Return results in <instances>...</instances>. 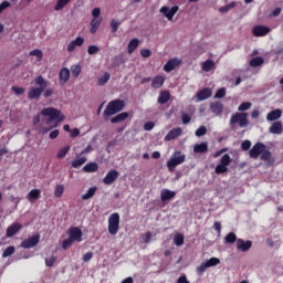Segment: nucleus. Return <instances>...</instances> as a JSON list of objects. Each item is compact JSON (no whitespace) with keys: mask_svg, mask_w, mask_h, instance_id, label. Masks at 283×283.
<instances>
[{"mask_svg":"<svg viewBox=\"0 0 283 283\" xmlns=\"http://www.w3.org/2000/svg\"><path fill=\"white\" fill-rule=\"evenodd\" d=\"M34 85H39V87H31L28 92L29 101H39L41 98V94L45 92V87H48V81L43 75H39L34 78Z\"/></svg>","mask_w":283,"mask_h":283,"instance_id":"nucleus-1","label":"nucleus"},{"mask_svg":"<svg viewBox=\"0 0 283 283\" xmlns=\"http://www.w3.org/2000/svg\"><path fill=\"white\" fill-rule=\"evenodd\" d=\"M124 109H125V101L113 99L107 104V106L103 113V116H104L105 120H107V118H109L111 116H115V114H118L119 112H123Z\"/></svg>","mask_w":283,"mask_h":283,"instance_id":"nucleus-2","label":"nucleus"},{"mask_svg":"<svg viewBox=\"0 0 283 283\" xmlns=\"http://www.w3.org/2000/svg\"><path fill=\"white\" fill-rule=\"evenodd\" d=\"M41 114L43 116H48L46 125H50L53 120H57L59 123H62V120H65V115H61V111L54 108V107H46L41 111Z\"/></svg>","mask_w":283,"mask_h":283,"instance_id":"nucleus-3","label":"nucleus"},{"mask_svg":"<svg viewBox=\"0 0 283 283\" xmlns=\"http://www.w3.org/2000/svg\"><path fill=\"white\" fill-rule=\"evenodd\" d=\"M187 160V156L181 151H175L171 158L167 161L168 171H175L178 165H182Z\"/></svg>","mask_w":283,"mask_h":283,"instance_id":"nucleus-4","label":"nucleus"},{"mask_svg":"<svg viewBox=\"0 0 283 283\" xmlns=\"http://www.w3.org/2000/svg\"><path fill=\"white\" fill-rule=\"evenodd\" d=\"M120 229V214L114 212L108 218V233L111 235H116Z\"/></svg>","mask_w":283,"mask_h":283,"instance_id":"nucleus-5","label":"nucleus"},{"mask_svg":"<svg viewBox=\"0 0 283 283\" xmlns=\"http://www.w3.org/2000/svg\"><path fill=\"white\" fill-rule=\"evenodd\" d=\"M249 114L247 113H235L230 118V125H235L239 123V127H249Z\"/></svg>","mask_w":283,"mask_h":283,"instance_id":"nucleus-6","label":"nucleus"},{"mask_svg":"<svg viewBox=\"0 0 283 283\" xmlns=\"http://www.w3.org/2000/svg\"><path fill=\"white\" fill-rule=\"evenodd\" d=\"M231 156L229 154H224L221 157L220 163L216 166L214 172L218 175L227 174V171H229L228 166L231 165Z\"/></svg>","mask_w":283,"mask_h":283,"instance_id":"nucleus-7","label":"nucleus"},{"mask_svg":"<svg viewBox=\"0 0 283 283\" xmlns=\"http://www.w3.org/2000/svg\"><path fill=\"white\" fill-rule=\"evenodd\" d=\"M180 10V7L174 6L172 8H169L167 6H164L160 8L159 12L168 20L174 21V17H176V13Z\"/></svg>","mask_w":283,"mask_h":283,"instance_id":"nucleus-8","label":"nucleus"},{"mask_svg":"<svg viewBox=\"0 0 283 283\" xmlns=\"http://www.w3.org/2000/svg\"><path fill=\"white\" fill-rule=\"evenodd\" d=\"M40 240H41V235L34 234L32 237H29L27 240H23L20 247L22 249H34V247L39 244Z\"/></svg>","mask_w":283,"mask_h":283,"instance_id":"nucleus-9","label":"nucleus"},{"mask_svg":"<svg viewBox=\"0 0 283 283\" xmlns=\"http://www.w3.org/2000/svg\"><path fill=\"white\" fill-rule=\"evenodd\" d=\"M264 149H266V145H264L263 143H256L249 151L250 158L258 160V158L262 156Z\"/></svg>","mask_w":283,"mask_h":283,"instance_id":"nucleus-10","label":"nucleus"},{"mask_svg":"<svg viewBox=\"0 0 283 283\" xmlns=\"http://www.w3.org/2000/svg\"><path fill=\"white\" fill-rule=\"evenodd\" d=\"M69 239H71L73 242H83V231L80 230V228L72 227L67 230Z\"/></svg>","mask_w":283,"mask_h":283,"instance_id":"nucleus-11","label":"nucleus"},{"mask_svg":"<svg viewBox=\"0 0 283 283\" xmlns=\"http://www.w3.org/2000/svg\"><path fill=\"white\" fill-rule=\"evenodd\" d=\"M21 229H23V224H21L19 222L12 223L6 230V238H13V235H17V233H19V231H21Z\"/></svg>","mask_w":283,"mask_h":283,"instance_id":"nucleus-12","label":"nucleus"},{"mask_svg":"<svg viewBox=\"0 0 283 283\" xmlns=\"http://www.w3.org/2000/svg\"><path fill=\"white\" fill-rule=\"evenodd\" d=\"M271 32V28L264 25H255L252 29V34L254 36H266Z\"/></svg>","mask_w":283,"mask_h":283,"instance_id":"nucleus-13","label":"nucleus"},{"mask_svg":"<svg viewBox=\"0 0 283 283\" xmlns=\"http://www.w3.org/2000/svg\"><path fill=\"white\" fill-rule=\"evenodd\" d=\"M118 176H120V174L117 170L108 171L103 179L104 185H114V181L118 180Z\"/></svg>","mask_w":283,"mask_h":283,"instance_id":"nucleus-14","label":"nucleus"},{"mask_svg":"<svg viewBox=\"0 0 283 283\" xmlns=\"http://www.w3.org/2000/svg\"><path fill=\"white\" fill-rule=\"evenodd\" d=\"M182 135V128L177 127V128H172L170 132H168V134L165 136V142L169 143L171 140H176V138H178L179 136Z\"/></svg>","mask_w":283,"mask_h":283,"instance_id":"nucleus-15","label":"nucleus"},{"mask_svg":"<svg viewBox=\"0 0 283 283\" xmlns=\"http://www.w3.org/2000/svg\"><path fill=\"white\" fill-rule=\"evenodd\" d=\"M83 43H85V39H83L82 36H77L75 40L69 43L66 51L74 52L76 48L83 46Z\"/></svg>","mask_w":283,"mask_h":283,"instance_id":"nucleus-16","label":"nucleus"},{"mask_svg":"<svg viewBox=\"0 0 283 283\" xmlns=\"http://www.w3.org/2000/svg\"><path fill=\"white\" fill-rule=\"evenodd\" d=\"M251 247H253V242L251 241H244L243 239H238L237 241V249L243 253H247Z\"/></svg>","mask_w":283,"mask_h":283,"instance_id":"nucleus-17","label":"nucleus"},{"mask_svg":"<svg viewBox=\"0 0 283 283\" xmlns=\"http://www.w3.org/2000/svg\"><path fill=\"white\" fill-rule=\"evenodd\" d=\"M180 63H182L180 60L174 57L171 60H169L165 65H164V70L166 72H174V70H176V67H178V65H180Z\"/></svg>","mask_w":283,"mask_h":283,"instance_id":"nucleus-18","label":"nucleus"},{"mask_svg":"<svg viewBox=\"0 0 283 283\" xmlns=\"http://www.w3.org/2000/svg\"><path fill=\"white\" fill-rule=\"evenodd\" d=\"M59 81H60V85H65V83L70 81V69L63 67L60 70Z\"/></svg>","mask_w":283,"mask_h":283,"instance_id":"nucleus-19","label":"nucleus"},{"mask_svg":"<svg viewBox=\"0 0 283 283\" xmlns=\"http://www.w3.org/2000/svg\"><path fill=\"white\" fill-rule=\"evenodd\" d=\"M165 85V77L163 75H156L151 80V87L154 90H160Z\"/></svg>","mask_w":283,"mask_h":283,"instance_id":"nucleus-20","label":"nucleus"},{"mask_svg":"<svg viewBox=\"0 0 283 283\" xmlns=\"http://www.w3.org/2000/svg\"><path fill=\"white\" fill-rule=\"evenodd\" d=\"M176 198V191H171L169 189H163L160 192L161 202H167V200H171Z\"/></svg>","mask_w":283,"mask_h":283,"instance_id":"nucleus-21","label":"nucleus"},{"mask_svg":"<svg viewBox=\"0 0 283 283\" xmlns=\"http://www.w3.org/2000/svg\"><path fill=\"white\" fill-rule=\"evenodd\" d=\"M210 109H211L212 114L220 116L224 109V105H222L221 102H212L210 104Z\"/></svg>","mask_w":283,"mask_h":283,"instance_id":"nucleus-22","label":"nucleus"},{"mask_svg":"<svg viewBox=\"0 0 283 283\" xmlns=\"http://www.w3.org/2000/svg\"><path fill=\"white\" fill-rule=\"evenodd\" d=\"M207 151H209V144L207 142L193 146L195 154H207Z\"/></svg>","mask_w":283,"mask_h":283,"instance_id":"nucleus-23","label":"nucleus"},{"mask_svg":"<svg viewBox=\"0 0 283 283\" xmlns=\"http://www.w3.org/2000/svg\"><path fill=\"white\" fill-rule=\"evenodd\" d=\"M212 94L213 92L211 91V88H202L197 93V98L198 101H207V98H211Z\"/></svg>","mask_w":283,"mask_h":283,"instance_id":"nucleus-24","label":"nucleus"},{"mask_svg":"<svg viewBox=\"0 0 283 283\" xmlns=\"http://www.w3.org/2000/svg\"><path fill=\"white\" fill-rule=\"evenodd\" d=\"M171 98V93L169 91H161L158 96V103L159 105H165L166 103H169V99Z\"/></svg>","mask_w":283,"mask_h":283,"instance_id":"nucleus-25","label":"nucleus"},{"mask_svg":"<svg viewBox=\"0 0 283 283\" xmlns=\"http://www.w3.org/2000/svg\"><path fill=\"white\" fill-rule=\"evenodd\" d=\"M279 118H282V109L276 108L266 115V120L273 122L279 120Z\"/></svg>","mask_w":283,"mask_h":283,"instance_id":"nucleus-26","label":"nucleus"},{"mask_svg":"<svg viewBox=\"0 0 283 283\" xmlns=\"http://www.w3.org/2000/svg\"><path fill=\"white\" fill-rule=\"evenodd\" d=\"M127 118H129V113L124 112V113H120V114L116 115L115 117L111 118V123L113 125H116V123H123V122L127 120Z\"/></svg>","mask_w":283,"mask_h":283,"instance_id":"nucleus-27","label":"nucleus"},{"mask_svg":"<svg viewBox=\"0 0 283 283\" xmlns=\"http://www.w3.org/2000/svg\"><path fill=\"white\" fill-rule=\"evenodd\" d=\"M83 171L85 174H96V171H98V164L88 163L83 167Z\"/></svg>","mask_w":283,"mask_h":283,"instance_id":"nucleus-28","label":"nucleus"},{"mask_svg":"<svg viewBox=\"0 0 283 283\" xmlns=\"http://www.w3.org/2000/svg\"><path fill=\"white\" fill-rule=\"evenodd\" d=\"M201 70L203 72H211V70H216V62L213 60H207L202 63Z\"/></svg>","mask_w":283,"mask_h":283,"instance_id":"nucleus-29","label":"nucleus"},{"mask_svg":"<svg viewBox=\"0 0 283 283\" xmlns=\"http://www.w3.org/2000/svg\"><path fill=\"white\" fill-rule=\"evenodd\" d=\"M111 78H112V74H109V72H105L102 76L98 77L97 85L103 87V85H107Z\"/></svg>","mask_w":283,"mask_h":283,"instance_id":"nucleus-30","label":"nucleus"},{"mask_svg":"<svg viewBox=\"0 0 283 283\" xmlns=\"http://www.w3.org/2000/svg\"><path fill=\"white\" fill-rule=\"evenodd\" d=\"M86 163H87V157H81V158L74 159L71 163V166L73 167V169H78L83 167Z\"/></svg>","mask_w":283,"mask_h":283,"instance_id":"nucleus-31","label":"nucleus"},{"mask_svg":"<svg viewBox=\"0 0 283 283\" xmlns=\"http://www.w3.org/2000/svg\"><path fill=\"white\" fill-rule=\"evenodd\" d=\"M96 191H98L96 186L91 187L86 193L82 195V200H90L93 196H96Z\"/></svg>","mask_w":283,"mask_h":283,"instance_id":"nucleus-32","label":"nucleus"},{"mask_svg":"<svg viewBox=\"0 0 283 283\" xmlns=\"http://www.w3.org/2000/svg\"><path fill=\"white\" fill-rule=\"evenodd\" d=\"M101 28V20L98 18H93L91 21V34H96V31Z\"/></svg>","mask_w":283,"mask_h":283,"instance_id":"nucleus-33","label":"nucleus"},{"mask_svg":"<svg viewBox=\"0 0 283 283\" xmlns=\"http://www.w3.org/2000/svg\"><path fill=\"white\" fill-rule=\"evenodd\" d=\"M39 198H41V190H40V189H32V190L28 193V200H29V202H32V200H39Z\"/></svg>","mask_w":283,"mask_h":283,"instance_id":"nucleus-34","label":"nucleus"},{"mask_svg":"<svg viewBox=\"0 0 283 283\" xmlns=\"http://www.w3.org/2000/svg\"><path fill=\"white\" fill-rule=\"evenodd\" d=\"M140 41L138 39H133L130 40V42L128 43V54H134V52L136 51V49L138 48Z\"/></svg>","mask_w":283,"mask_h":283,"instance_id":"nucleus-35","label":"nucleus"},{"mask_svg":"<svg viewBox=\"0 0 283 283\" xmlns=\"http://www.w3.org/2000/svg\"><path fill=\"white\" fill-rule=\"evenodd\" d=\"M282 122H275L270 127V134H282Z\"/></svg>","mask_w":283,"mask_h":283,"instance_id":"nucleus-36","label":"nucleus"},{"mask_svg":"<svg viewBox=\"0 0 283 283\" xmlns=\"http://www.w3.org/2000/svg\"><path fill=\"white\" fill-rule=\"evenodd\" d=\"M260 65H264V57L258 56L250 60V67H260Z\"/></svg>","mask_w":283,"mask_h":283,"instance_id":"nucleus-37","label":"nucleus"},{"mask_svg":"<svg viewBox=\"0 0 283 283\" xmlns=\"http://www.w3.org/2000/svg\"><path fill=\"white\" fill-rule=\"evenodd\" d=\"M235 6H238V3L235 1H232L228 6L220 7L219 12H221L222 14H226L227 12L233 10Z\"/></svg>","mask_w":283,"mask_h":283,"instance_id":"nucleus-38","label":"nucleus"},{"mask_svg":"<svg viewBox=\"0 0 283 283\" xmlns=\"http://www.w3.org/2000/svg\"><path fill=\"white\" fill-rule=\"evenodd\" d=\"M64 192H65V186H63V185L55 186V189H54L55 198H62Z\"/></svg>","mask_w":283,"mask_h":283,"instance_id":"nucleus-39","label":"nucleus"},{"mask_svg":"<svg viewBox=\"0 0 283 283\" xmlns=\"http://www.w3.org/2000/svg\"><path fill=\"white\" fill-rule=\"evenodd\" d=\"M81 72H82L81 65L75 64L71 66V74L72 76H74V78H78V76H81Z\"/></svg>","mask_w":283,"mask_h":283,"instance_id":"nucleus-40","label":"nucleus"},{"mask_svg":"<svg viewBox=\"0 0 283 283\" xmlns=\"http://www.w3.org/2000/svg\"><path fill=\"white\" fill-rule=\"evenodd\" d=\"M70 1L72 0H57L54 10L55 12H60V10H63V8H65V6H67V3H70Z\"/></svg>","mask_w":283,"mask_h":283,"instance_id":"nucleus-41","label":"nucleus"},{"mask_svg":"<svg viewBox=\"0 0 283 283\" xmlns=\"http://www.w3.org/2000/svg\"><path fill=\"white\" fill-rule=\"evenodd\" d=\"M174 242L177 247H182L185 244V234L182 233L176 234Z\"/></svg>","mask_w":283,"mask_h":283,"instance_id":"nucleus-42","label":"nucleus"},{"mask_svg":"<svg viewBox=\"0 0 283 283\" xmlns=\"http://www.w3.org/2000/svg\"><path fill=\"white\" fill-rule=\"evenodd\" d=\"M207 269H209V265H207V262L201 263L197 269H196V273L197 275H205V272L207 271Z\"/></svg>","mask_w":283,"mask_h":283,"instance_id":"nucleus-43","label":"nucleus"},{"mask_svg":"<svg viewBox=\"0 0 283 283\" xmlns=\"http://www.w3.org/2000/svg\"><path fill=\"white\" fill-rule=\"evenodd\" d=\"M17 251V248H14V245H10L8 247L3 253H2V258H10V255H14V252Z\"/></svg>","mask_w":283,"mask_h":283,"instance_id":"nucleus-44","label":"nucleus"},{"mask_svg":"<svg viewBox=\"0 0 283 283\" xmlns=\"http://www.w3.org/2000/svg\"><path fill=\"white\" fill-rule=\"evenodd\" d=\"M70 149H72L71 146H65L64 148H61L59 151H57V158L62 159V158H65V156H67Z\"/></svg>","mask_w":283,"mask_h":283,"instance_id":"nucleus-45","label":"nucleus"},{"mask_svg":"<svg viewBox=\"0 0 283 283\" xmlns=\"http://www.w3.org/2000/svg\"><path fill=\"white\" fill-rule=\"evenodd\" d=\"M206 264L208 265V269H211V266H218V264H220V259L212 256L206 261Z\"/></svg>","mask_w":283,"mask_h":283,"instance_id":"nucleus-46","label":"nucleus"},{"mask_svg":"<svg viewBox=\"0 0 283 283\" xmlns=\"http://www.w3.org/2000/svg\"><path fill=\"white\" fill-rule=\"evenodd\" d=\"M235 240H238V237L233 232L228 233L224 238V241L227 242V244H233Z\"/></svg>","mask_w":283,"mask_h":283,"instance_id":"nucleus-47","label":"nucleus"},{"mask_svg":"<svg viewBox=\"0 0 283 283\" xmlns=\"http://www.w3.org/2000/svg\"><path fill=\"white\" fill-rule=\"evenodd\" d=\"M140 241L144 244H149V242H151V232H146V233L142 234Z\"/></svg>","mask_w":283,"mask_h":283,"instance_id":"nucleus-48","label":"nucleus"},{"mask_svg":"<svg viewBox=\"0 0 283 283\" xmlns=\"http://www.w3.org/2000/svg\"><path fill=\"white\" fill-rule=\"evenodd\" d=\"M30 56H36L38 61H43V51L35 49L30 52Z\"/></svg>","mask_w":283,"mask_h":283,"instance_id":"nucleus-49","label":"nucleus"},{"mask_svg":"<svg viewBox=\"0 0 283 283\" xmlns=\"http://www.w3.org/2000/svg\"><path fill=\"white\" fill-rule=\"evenodd\" d=\"M251 102H244L242 103L239 107L238 111L239 112H247L248 109H251Z\"/></svg>","mask_w":283,"mask_h":283,"instance_id":"nucleus-50","label":"nucleus"},{"mask_svg":"<svg viewBox=\"0 0 283 283\" xmlns=\"http://www.w3.org/2000/svg\"><path fill=\"white\" fill-rule=\"evenodd\" d=\"M227 96V88H219L214 95V98H224Z\"/></svg>","mask_w":283,"mask_h":283,"instance_id":"nucleus-51","label":"nucleus"},{"mask_svg":"<svg viewBox=\"0 0 283 283\" xmlns=\"http://www.w3.org/2000/svg\"><path fill=\"white\" fill-rule=\"evenodd\" d=\"M87 52L92 56L94 54H98V52H101V49L96 45H90Z\"/></svg>","mask_w":283,"mask_h":283,"instance_id":"nucleus-52","label":"nucleus"},{"mask_svg":"<svg viewBox=\"0 0 283 283\" xmlns=\"http://www.w3.org/2000/svg\"><path fill=\"white\" fill-rule=\"evenodd\" d=\"M72 244H74V241L69 238L62 242V249L64 251H67V249L71 248Z\"/></svg>","mask_w":283,"mask_h":283,"instance_id":"nucleus-53","label":"nucleus"},{"mask_svg":"<svg viewBox=\"0 0 283 283\" xmlns=\"http://www.w3.org/2000/svg\"><path fill=\"white\" fill-rule=\"evenodd\" d=\"M11 90L12 92H14L17 96H21V94H25V88L23 87L12 86Z\"/></svg>","mask_w":283,"mask_h":283,"instance_id":"nucleus-54","label":"nucleus"},{"mask_svg":"<svg viewBox=\"0 0 283 283\" xmlns=\"http://www.w3.org/2000/svg\"><path fill=\"white\" fill-rule=\"evenodd\" d=\"M241 149L243 151H249V149H251V140L245 139L244 142H242Z\"/></svg>","mask_w":283,"mask_h":283,"instance_id":"nucleus-55","label":"nucleus"},{"mask_svg":"<svg viewBox=\"0 0 283 283\" xmlns=\"http://www.w3.org/2000/svg\"><path fill=\"white\" fill-rule=\"evenodd\" d=\"M261 160H271V151L264 149V150L261 153Z\"/></svg>","mask_w":283,"mask_h":283,"instance_id":"nucleus-56","label":"nucleus"},{"mask_svg":"<svg viewBox=\"0 0 283 283\" xmlns=\"http://www.w3.org/2000/svg\"><path fill=\"white\" fill-rule=\"evenodd\" d=\"M196 136H198L200 138V136H205V134H207V127L206 126H200L197 130H196Z\"/></svg>","mask_w":283,"mask_h":283,"instance_id":"nucleus-57","label":"nucleus"},{"mask_svg":"<svg viewBox=\"0 0 283 283\" xmlns=\"http://www.w3.org/2000/svg\"><path fill=\"white\" fill-rule=\"evenodd\" d=\"M45 264L49 268L54 266V264H56V256H51L50 259H45Z\"/></svg>","mask_w":283,"mask_h":283,"instance_id":"nucleus-58","label":"nucleus"},{"mask_svg":"<svg viewBox=\"0 0 283 283\" xmlns=\"http://www.w3.org/2000/svg\"><path fill=\"white\" fill-rule=\"evenodd\" d=\"M120 25V22L116 20L111 21V30L112 32H118V27Z\"/></svg>","mask_w":283,"mask_h":283,"instance_id":"nucleus-59","label":"nucleus"},{"mask_svg":"<svg viewBox=\"0 0 283 283\" xmlns=\"http://www.w3.org/2000/svg\"><path fill=\"white\" fill-rule=\"evenodd\" d=\"M140 55L143 56V59H149V56H151V50H149V49H142L140 50Z\"/></svg>","mask_w":283,"mask_h":283,"instance_id":"nucleus-60","label":"nucleus"},{"mask_svg":"<svg viewBox=\"0 0 283 283\" xmlns=\"http://www.w3.org/2000/svg\"><path fill=\"white\" fill-rule=\"evenodd\" d=\"M154 127H156V124H154V122H147V123L144 125L145 132H151V129H154Z\"/></svg>","mask_w":283,"mask_h":283,"instance_id":"nucleus-61","label":"nucleus"},{"mask_svg":"<svg viewBox=\"0 0 283 283\" xmlns=\"http://www.w3.org/2000/svg\"><path fill=\"white\" fill-rule=\"evenodd\" d=\"M70 136H71V138H76V137L81 136V130L78 128H73L70 132Z\"/></svg>","mask_w":283,"mask_h":283,"instance_id":"nucleus-62","label":"nucleus"},{"mask_svg":"<svg viewBox=\"0 0 283 283\" xmlns=\"http://www.w3.org/2000/svg\"><path fill=\"white\" fill-rule=\"evenodd\" d=\"M92 258H94V253L92 252H86L84 255H83V262H90V260H92Z\"/></svg>","mask_w":283,"mask_h":283,"instance_id":"nucleus-63","label":"nucleus"},{"mask_svg":"<svg viewBox=\"0 0 283 283\" xmlns=\"http://www.w3.org/2000/svg\"><path fill=\"white\" fill-rule=\"evenodd\" d=\"M177 283H189V280H187V275H181L177 280Z\"/></svg>","mask_w":283,"mask_h":283,"instance_id":"nucleus-64","label":"nucleus"}]
</instances>
